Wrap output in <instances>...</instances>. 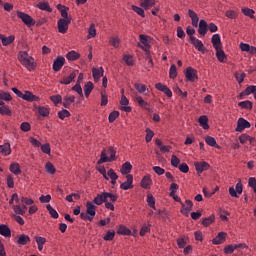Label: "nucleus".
<instances>
[{
  "mask_svg": "<svg viewBox=\"0 0 256 256\" xmlns=\"http://www.w3.org/2000/svg\"><path fill=\"white\" fill-rule=\"evenodd\" d=\"M186 207L185 204H183V202L181 203L182 205V209L180 210V213H182V215H186V217L189 216V212L192 211L193 209V202L191 200H186Z\"/></svg>",
  "mask_w": 256,
  "mask_h": 256,
  "instance_id": "12",
  "label": "nucleus"
},
{
  "mask_svg": "<svg viewBox=\"0 0 256 256\" xmlns=\"http://www.w3.org/2000/svg\"><path fill=\"white\" fill-rule=\"evenodd\" d=\"M21 99L29 102L39 101V97H37L36 95H33V93H31L30 91H26L25 94H22Z\"/></svg>",
  "mask_w": 256,
  "mask_h": 256,
  "instance_id": "23",
  "label": "nucleus"
},
{
  "mask_svg": "<svg viewBox=\"0 0 256 256\" xmlns=\"http://www.w3.org/2000/svg\"><path fill=\"white\" fill-rule=\"evenodd\" d=\"M0 153L11 155V144L5 143L4 145H0Z\"/></svg>",
  "mask_w": 256,
  "mask_h": 256,
  "instance_id": "38",
  "label": "nucleus"
},
{
  "mask_svg": "<svg viewBox=\"0 0 256 256\" xmlns=\"http://www.w3.org/2000/svg\"><path fill=\"white\" fill-rule=\"evenodd\" d=\"M205 141H206L207 145H209L210 147H215V145H217V140H215V138H213L211 136H207L205 138Z\"/></svg>",
  "mask_w": 256,
  "mask_h": 256,
  "instance_id": "59",
  "label": "nucleus"
},
{
  "mask_svg": "<svg viewBox=\"0 0 256 256\" xmlns=\"http://www.w3.org/2000/svg\"><path fill=\"white\" fill-rule=\"evenodd\" d=\"M155 5V0H144L141 2V7L144 9H149V7H153Z\"/></svg>",
  "mask_w": 256,
  "mask_h": 256,
  "instance_id": "52",
  "label": "nucleus"
},
{
  "mask_svg": "<svg viewBox=\"0 0 256 256\" xmlns=\"http://www.w3.org/2000/svg\"><path fill=\"white\" fill-rule=\"evenodd\" d=\"M190 43L197 49V51H200L201 53H205V45L203 42L195 36H190Z\"/></svg>",
  "mask_w": 256,
  "mask_h": 256,
  "instance_id": "8",
  "label": "nucleus"
},
{
  "mask_svg": "<svg viewBox=\"0 0 256 256\" xmlns=\"http://www.w3.org/2000/svg\"><path fill=\"white\" fill-rule=\"evenodd\" d=\"M147 203H148L149 207H151L154 210L156 209L155 208V198L153 197V195L148 194V196H147Z\"/></svg>",
  "mask_w": 256,
  "mask_h": 256,
  "instance_id": "58",
  "label": "nucleus"
},
{
  "mask_svg": "<svg viewBox=\"0 0 256 256\" xmlns=\"http://www.w3.org/2000/svg\"><path fill=\"white\" fill-rule=\"evenodd\" d=\"M136 101L142 107V109H145L146 111H149V103H147L141 96H136Z\"/></svg>",
  "mask_w": 256,
  "mask_h": 256,
  "instance_id": "40",
  "label": "nucleus"
},
{
  "mask_svg": "<svg viewBox=\"0 0 256 256\" xmlns=\"http://www.w3.org/2000/svg\"><path fill=\"white\" fill-rule=\"evenodd\" d=\"M248 185L253 189L254 193H256V179L255 177H250L248 180Z\"/></svg>",
  "mask_w": 256,
  "mask_h": 256,
  "instance_id": "63",
  "label": "nucleus"
},
{
  "mask_svg": "<svg viewBox=\"0 0 256 256\" xmlns=\"http://www.w3.org/2000/svg\"><path fill=\"white\" fill-rule=\"evenodd\" d=\"M136 91H138V93H145L147 91V86H145V84H139V83H136L134 85Z\"/></svg>",
  "mask_w": 256,
  "mask_h": 256,
  "instance_id": "54",
  "label": "nucleus"
},
{
  "mask_svg": "<svg viewBox=\"0 0 256 256\" xmlns=\"http://www.w3.org/2000/svg\"><path fill=\"white\" fill-rule=\"evenodd\" d=\"M119 117V111H113L108 116L109 123H114L115 120Z\"/></svg>",
  "mask_w": 256,
  "mask_h": 256,
  "instance_id": "56",
  "label": "nucleus"
},
{
  "mask_svg": "<svg viewBox=\"0 0 256 256\" xmlns=\"http://www.w3.org/2000/svg\"><path fill=\"white\" fill-rule=\"evenodd\" d=\"M75 77H77V73L75 71L71 72L68 77H64L60 83L61 85H71L73 81H75Z\"/></svg>",
  "mask_w": 256,
  "mask_h": 256,
  "instance_id": "17",
  "label": "nucleus"
},
{
  "mask_svg": "<svg viewBox=\"0 0 256 256\" xmlns=\"http://www.w3.org/2000/svg\"><path fill=\"white\" fill-rule=\"evenodd\" d=\"M63 65H65V58L62 56H58L54 62H53V66L52 69L53 71H61V69L63 68Z\"/></svg>",
  "mask_w": 256,
  "mask_h": 256,
  "instance_id": "10",
  "label": "nucleus"
},
{
  "mask_svg": "<svg viewBox=\"0 0 256 256\" xmlns=\"http://www.w3.org/2000/svg\"><path fill=\"white\" fill-rule=\"evenodd\" d=\"M153 137H155V132H153L152 130H150L149 128L146 129V143H151V141L153 140Z\"/></svg>",
  "mask_w": 256,
  "mask_h": 256,
  "instance_id": "49",
  "label": "nucleus"
},
{
  "mask_svg": "<svg viewBox=\"0 0 256 256\" xmlns=\"http://www.w3.org/2000/svg\"><path fill=\"white\" fill-rule=\"evenodd\" d=\"M71 113L68 110L63 109L62 111L58 112L59 119H65L66 117H70Z\"/></svg>",
  "mask_w": 256,
  "mask_h": 256,
  "instance_id": "61",
  "label": "nucleus"
},
{
  "mask_svg": "<svg viewBox=\"0 0 256 256\" xmlns=\"http://www.w3.org/2000/svg\"><path fill=\"white\" fill-rule=\"evenodd\" d=\"M207 31H209L207 21L200 20L198 28L199 35H201V37H205V35H207Z\"/></svg>",
  "mask_w": 256,
  "mask_h": 256,
  "instance_id": "14",
  "label": "nucleus"
},
{
  "mask_svg": "<svg viewBox=\"0 0 256 256\" xmlns=\"http://www.w3.org/2000/svg\"><path fill=\"white\" fill-rule=\"evenodd\" d=\"M115 239V231H108L104 236V241H113Z\"/></svg>",
  "mask_w": 256,
  "mask_h": 256,
  "instance_id": "62",
  "label": "nucleus"
},
{
  "mask_svg": "<svg viewBox=\"0 0 256 256\" xmlns=\"http://www.w3.org/2000/svg\"><path fill=\"white\" fill-rule=\"evenodd\" d=\"M96 210H97V206H95L93 202L86 203V213L89 216L88 221H93V219L95 218V215L97 214Z\"/></svg>",
  "mask_w": 256,
  "mask_h": 256,
  "instance_id": "5",
  "label": "nucleus"
},
{
  "mask_svg": "<svg viewBox=\"0 0 256 256\" xmlns=\"http://www.w3.org/2000/svg\"><path fill=\"white\" fill-rule=\"evenodd\" d=\"M123 61L124 63H126V65H128V67H133L134 65V61H133V56L126 54L123 56Z\"/></svg>",
  "mask_w": 256,
  "mask_h": 256,
  "instance_id": "44",
  "label": "nucleus"
},
{
  "mask_svg": "<svg viewBox=\"0 0 256 256\" xmlns=\"http://www.w3.org/2000/svg\"><path fill=\"white\" fill-rule=\"evenodd\" d=\"M69 23H71V18L59 19L58 20V31L59 33L65 34L69 29Z\"/></svg>",
  "mask_w": 256,
  "mask_h": 256,
  "instance_id": "7",
  "label": "nucleus"
},
{
  "mask_svg": "<svg viewBox=\"0 0 256 256\" xmlns=\"http://www.w3.org/2000/svg\"><path fill=\"white\" fill-rule=\"evenodd\" d=\"M244 93H246V95H251V93H253L255 95V93H256V86H248L244 90Z\"/></svg>",
  "mask_w": 256,
  "mask_h": 256,
  "instance_id": "64",
  "label": "nucleus"
},
{
  "mask_svg": "<svg viewBox=\"0 0 256 256\" xmlns=\"http://www.w3.org/2000/svg\"><path fill=\"white\" fill-rule=\"evenodd\" d=\"M0 115H8L11 116V111L9 109V107L5 106V102L0 100Z\"/></svg>",
  "mask_w": 256,
  "mask_h": 256,
  "instance_id": "37",
  "label": "nucleus"
},
{
  "mask_svg": "<svg viewBox=\"0 0 256 256\" xmlns=\"http://www.w3.org/2000/svg\"><path fill=\"white\" fill-rule=\"evenodd\" d=\"M188 16L190 17V19L192 21L193 27H199V16L196 14V12L193 11L192 9H189Z\"/></svg>",
  "mask_w": 256,
  "mask_h": 256,
  "instance_id": "18",
  "label": "nucleus"
},
{
  "mask_svg": "<svg viewBox=\"0 0 256 256\" xmlns=\"http://www.w3.org/2000/svg\"><path fill=\"white\" fill-rule=\"evenodd\" d=\"M17 17L18 19H21L23 24L27 25V27H33V25H35L33 17L29 16V14H26L25 12L17 11Z\"/></svg>",
  "mask_w": 256,
  "mask_h": 256,
  "instance_id": "3",
  "label": "nucleus"
},
{
  "mask_svg": "<svg viewBox=\"0 0 256 256\" xmlns=\"http://www.w3.org/2000/svg\"><path fill=\"white\" fill-rule=\"evenodd\" d=\"M97 35V30L95 29V24H91L88 30V39H91Z\"/></svg>",
  "mask_w": 256,
  "mask_h": 256,
  "instance_id": "55",
  "label": "nucleus"
},
{
  "mask_svg": "<svg viewBox=\"0 0 256 256\" xmlns=\"http://www.w3.org/2000/svg\"><path fill=\"white\" fill-rule=\"evenodd\" d=\"M117 152L115 151V149H113V147H110L107 150H103L101 152V157L98 160V165H101L103 163H111V161H115V154Z\"/></svg>",
  "mask_w": 256,
  "mask_h": 256,
  "instance_id": "2",
  "label": "nucleus"
},
{
  "mask_svg": "<svg viewBox=\"0 0 256 256\" xmlns=\"http://www.w3.org/2000/svg\"><path fill=\"white\" fill-rule=\"evenodd\" d=\"M38 113L42 117H48L49 116V108L44 107V106H39L38 107Z\"/></svg>",
  "mask_w": 256,
  "mask_h": 256,
  "instance_id": "48",
  "label": "nucleus"
},
{
  "mask_svg": "<svg viewBox=\"0 0 256 256\" xmlns=\"http://www.w3.org/2000/svg\"><path fill=\"white\" fill-rule=\"evenodd\" d=\"M215 221V216H209L207 218H203L202 219V225L204 227H209V225H211L213 222Z\"/></svg>",
  "mask_w": 256,
  "mask_h": 256,
  "instance_id": "45",
  "label": "nucleus"
},
{
  "mask_svg": "<svg viewBox=\"0 0 256 256\" xmlns=\"http://www.w3.org/2000/svg\"><path fill=\"white\" fill-rule=\"evenodd\" d=\"M17 244L18 245H27L28 243L31 242V238L25 234H21L17 236Z\"/></svg>",
  "mask_w": 256,
  "mask_h": 256,
  "instance_id": "26",
  "label": "nucleus"
},
{
  "mask_svg": "<svg viewBox=\"0 0 256 256\" xmlns=\"http://www.w3.org/2000/svg\"><path fill=\"white\" fill-rule=\"evenodd\" d=\"M80 55L76 51H70L67 53L66 58L68 61H77L79 59Z\"/></svg>",
  "mask_w": 256,
  "mask_h": 256,
  "instance_id": "42",
  "label": "nucleus"
},
{
  "mask_svg": "<svg viewBox=\"0 0 256 256\" xmlns=\"http://www.w3.org/2000/svg\"><path fill=\"white\" fill-rule=\"evenodd\" d=\"M10 172L13 173L14 175H20V173H21V166H19V163L13 162L10 165Z\"/></svg>",
  "mask_w": 256,
  "mask_h": 256,
  "instance_id": "34",
  "label": "nucleus"
},
{
  "mask_svg": "<svg viewBox=\"0 0 256 256\" xmlns=\"http://www.w3.org/2000/svg\"><path fill=\"white\" fill-rule=\"evenodd\" d=\"M57 9L61 12V17H63L61 19H71V17H69V13H67V8H65L63 5L58 4Z\"/></svg>",
  "mask_w": 256,
  "mask_h": 256,
  "instance_id": "36",
  "label": "nucleus"
},
{
  "mask_svg": "<svg viewBox=\"0 0 256 256\" xmlns=\"http://www.w3.org/2000/svg\"><path fill=\"white\" fill-rule=\"evenodd\" d=\"M151 183H153V180H151V176L146 175L142 178L141 187H143V189H149Z\"/></svg>",
  "mask_w": 256,
  "mask_h": 256,
  "instance_id": "31",
  "label": "nucleus"
},
{
  "mask_svg": "<svg viewBox=\"0 0 256 256\" xmlns=\"http://www.w3.org/2000/svg\"><path fill=\"white\" fill-rule=\"evenodd\" d=\"M127 181L123 182L120 185V189H123V191H129V189H133V175L128 174L126 176Z\"/></svg>",
  "mask_w": 256,
  "mask_h": 256,
  "instance_id": "11",
  "label": "nucleus"
},
{
  "mask_svg": "<svg viewBox=\"0 0 256 256\" xmlns=\"http://www.w3.org/2000/svg\"><path fill=\"white\" fill-rule=\"evenodd\" d=\"M120 104L122 105V110L126 113H131V107L127 106L129 105V99L123 94L120 100Z\"/></svg>",
  "mask_w": 256,
  "mask_h": 256,
  "instance_id": "22",
  "label": "nucleus"
},
{
  "mask_svg": "<svg viewBox=\"0 0 256 256\" xmlns=\"http://www.w3.org/2000/svg\"><path fill=\"white\" fill-rule=\"evenodd\" d=\"M72 91H75L80 95V97H83V88H81V83H76V85L72 87Z\"/></svg>",
  "mask_w": 256,
  "mask_h": 256,
  "instance_id": "57",
  "label": "nucleus"
},
{
  "mask_svg": "<svg viewBox=\"0 0 256 256\" xmlns=\"http://www.w3.org/2000/svg\"><path fill=\"white\" fill-rule=\"evenodd\" d=\"M194 167L197 171V173H203V171H207L209 169V163L203 161V162H195Z\"/></svg>",
  "mask_w": 256,
  "mask_h": 256,
  "instance_id": "15",
  "label": "nucleus"
},
{
  "mask_svg": "<svg viewBox=\"0 0 256 256\" xmlns=\"http://www.w3.org/2000/svg\"><path fill=\"white\" fill-rule=\"evenodd\" d=\"M185 77H186L187 81H189L190 83H195V81H197V79H199L197 70L193 67H188L186 69Z\"/></svg>",
  "mask_w": 256,
  "mask_h": 256,
  "instance_id": "4",
  "label": "nucleus"
},
{
  "mask_svg": "<svg viewBox=\"0 0 256 256\" xmlns=\"http://www.w3.org/2000/svg\"><path fill=\"white\" fill-rule=\"evenodd\" d=\"M46 209L53 219H59V213H57V210H55L51 204H48Z\"/></svg>",
  "mask_w": 256,
  "mask_h": 256,
  "instance_id": "41",
  "label": "nucleus"
},
{
  "mask_svg": "<svg viewBox=\"0 0 256 256\" xmlns=\"http://www.w3.org/2000/svg\"><path fill=\"white\" fill-rule=\"evenodd\" d=\"M37 7L40 8L42 11H48V13H51V11H53V9L49 7V3L47 2H40L38 3Z\"/></svg>",
  "mask_w": 256,
  "mask_h": 256,
  "instance_id": "46",
  "label": "nucleus"
},
{
  "mask_svg": "<svg viewBox=\"0 0 256 256\" xmlns=\"http://www.w3.org/2000/svg\"><path fill=\"white\" fill-rule=\"evenodd\" d=\"M242 13L246 15V17H250V19H255V10L251 8H242Z\"/></svg>",
  "mask_w": 256,
  "mask_h": 256,
  "instance_id": "43",
  "label": "nucleus"
},
{
  "mask_svg": "<svg viewBox=\"0 0 256 256\" xmlns=\"http://www.w3.org/2000/svg\"><path fill=\"white\" fill-rule=\"evenodd\" d=\"M198 122L200 123L202 129H209V118H207V116H200Z\"/></svg>",
  "mask_w": 256,
  "mask_h": 256,
  "instance_id": "32",
  "label": "nucleus"
},
{
  "mask_svg": "<svg viewBox=\"0 0 256 256\" xmlns=\"http://www.w3.org/2000/svg\"><path fill=\"white\" fill-rule=\"evenodd\" d=\"M18 61L27 69V71H35L37 68V64L35 63V58L33 56H29L28 51H20L18 53Z\"/></svg>",
  "mask_w": 256,
  "mask_h": 256,
  "instance_id": "1",
  "label": "nucleus"
},
{
  "mask_svg": "<svg viewBox=\"0 0 256 256\" xmlns=\"http://www.w3.org/2000/svg\"><path fill=\"white\" fill-rule=\"evenodd\" d=\"M103 73H105V71L103 70V67L92 68V75H93L94 81H99L103 77Z\"/></svg>",
  "mask_w": 256,
  "mask_h": 256,
  "instance_id": "19",
  "label": "nucleus"
},
{
  "mask_svg": "<svg viewBox=\"0 0 256 256\" xmlns=\"http://www.w3.org/2000/svg\"><path fill=\"white\" fill-rule=\"evenodd\" d=\"M216 50V57L220 63H225L227 61V55H225V51H223V48H215Z\"/></svg>",
  "mask_w": 256,
  "mask_h": 256,
  "instance_id": "20",
  "label": "nucleus"
},
{
  "mask_svg": "<svg viewBox=\"0 0 256 256\" xmlns=\"http://www.w3.org/2000/svg\"><path fill=\"white\" fill-rule=\"evenodd\" d=\"M140 42L142 43L143 46H140L144 51H149V36L145 35V34H140Z\"/></svg>",
  "mask_w": 256,
  "mask_h": 256,
  "instance_id": "25",
  "label": "nucleus"
},
{
  "mask_svg": "<svg viewBox=\"0 0 256 256\" xmlns=\"http://www.w3.org/2000/svg\"><path fill=\"white\" fill-rule=\"evenodd\" d=\"M251 127V123L247 121L245 118H239L237 121V127L235 131L241 133L245 131V129H249Z\"/></svg>",
  "mask_w": 256,
  "mask_h": 256,
  "instance_id": "6",
  "label": "nucleus"
},
{
  "mask_svg": "<svg viewBox=\"0 0 256 256\" xmlns=\"http://www.w3.org/2000/svg\"><path fill=\"white\" fill-rule=\"evenodd\" d=\"M155 88L158 91H161L162 93H164L167 97L169 98L173 97V92L171 91V89H169V87H167V85L163 83H157L155 84Z\"/></svg>",
  "mask_w": 256,
  "mask_h": 256,
  "instance_id": "9",
  "label": "nucleus"
},
{
  "mask_svg": "<svg viewBox=\"0 0 256 256\" xmlns=\"http://www.w3.org/2000/svg\"><path fill=\"white\" fill-rule=\"evenodd\" d=\"M170 79H175L177 77V66L172 64L169 70Z\"/></svg>",
  "mask_w": 256,
  "mask_h": 256,
  "instance_id": "50",
  "label": "nucleus"
},
{
  "mask_svg": "<svg viewBox=\"0 0 256 256\" xmlns=\"http://www.w3.org/2000/svg\"><path fill=\"white\" fill-rule=\"evenodd\" d=\"M117 233H118L119 235H131V230H129V229H128L127 227H125V226H120V227L118 228Z\"/></svg>",
  "mask_w": 256,
  "mask_h": 256,
  "instance_id": "53",
  "label": "nucleus"
},
{
  "mask_svg": "<svg viewBox=\"0 0 256 256\" xmlns=\"http://www.w3.org/2000/svg\"><path fill=\"white\" fill-rule=\"evenodd\" d=\"M227 238V233L220 232L218 235L212 240L213 245H221L225 242Z\"/></svg>",
  "mask_w": 256,
  "mask_h": 256,
  "instance_id": "16",
  "label": "nucleus"
},
{
  "mask_svg": "<svg viewBox=\"0 0 256 256\" xmlns=\"http://www.w3.org/2000/svg\"><path fill=\"white\" fill-rule=\"evenodd\" d=\"M0 99L2 101H11L13 97H11V94L9 92L0 91Z\"/></svg>",
  "mask_w": 256,
  "mask_h": 256,
  "instance_id": "51",
  "label": "nucleus"
},
{
  "mask_svg": "<svg viewBox=\"0 0 256 256\" xmlns=\"http://www.w3.org/2000/svg\"><path fill=\"white\" fill-rule=\"evenodd\" d=\"M131 169H133V166L131 165V163L125 162L122 165L120 172L122 173V175H129V173L131 172Z\"/></svg>",
  "mask_w": 256,
  "mask_h": 256,
  "instance_id": "33",
  "label": "nucleus"
},
{
  "mask_svg": "<svg viewBox=\"0 0 256 256\" xmlns=\"http://www.w3.org/2000/svg\"><path fill=\"white\" fill-rule=\"evenodd\" d=\"M72 103H75V96H65L63 98L62 105L66 109H69V107H71Z\"/></svg>",
  "mask_w": 256,
  "mask_h": 256,
  "instance_id": "27",
  "label": "nucleus"
},
{
  "mask_svg": "<svg viewBox=\"0 0 256 256\" xmlns=\"http://www.w3.org/2000/svg\"><path fill=\"white\" fill-rule=\"evenodd\" d=\"M238 106L241 107V109H247L248 111H251L253 109V102L249 100H245L238 103Z\"/></svg>",
  "mask_w": 256,
  "mask_h": 256,
  "instance_id": "35",
  "label": "nucleus"
},
{
  "mask_svg": "<svg viewBox=\"0 0 256 256\" xmlns=\"http://www.w3.org/2000/svg\"><path fill=\"white\" fill-rule=\"evenodd\" d=\"M45 170H46V173H48L49 175H54V173L56 171L55 166H53V163H51V162L46 163Z\"/></svg>",
  "mask_w": 256,
  "mask_h": 256,
  "instance_id": "47",
  "label": "nucleus"
},
{
  "mask_svg": "<svg viewBox=\"0 0 256 256\" xmlns=\"http://www.w3.org/2000/svg\"><path fill=\"white\" fill-rule=\"evenodd\" d=\"M13 209L16 215H24L27 213V204H24L20 201L19 204L13 206Z\"/></svg>",
  "mask_w": 256,
  "mask_h": 256,
  "instance_id": "13",
  "label": "nucleus"
},
{
  "mask_svg": "<svg viewBox=\"0 0 256 256\" xmlns=\"http://www.w3.org/2000/svg\"><path fill=\"white\" fill-rule=\"evenodd\" d=\"M212 45L214 49H219L221 48V36L219 34H214L212 36Z\"/></svg>",
  "mask_w": 256,
  "mask_h": 256,
  "instance_id": "29",
  "label": "nucleus"
},
{
  "mask_svg": "<svg viewBox=\"0 0 256 256\" xmlns=\"http://www.w3.org/2000/svg\"><path fill=\"white\" fill-rule=\"evenodd\" d=\"M92 203H94L95 205H103V203H107L105 192L97 194Z\"/></svg>",
  "mask_w": 256,
  "mask_h": 256,
  "instance_id": "21",
  "label": "nucleus"
},
{
  "mask_svg": "<svg viewBox=\"0 0 256 256\" xmlns=\"http://www.w3.org/2000/svg\"><path fill=\"white\" fill-rule=\"evenodd\" d=\"M0 235L2 237H11V229L5 224L0 225Z\"/></svg>",
  "mask_w": 256,
  "mask_h": 256,
  "instance_id": "28",
  "label": "nucleus"
},
{
  "mask_svg": "<svg viewBox=\"0 0 256 256\" xmlns=\"http://www.w3.org/2000/svg\"><path fill=\"white\" fill-rule=\"evenodd\" d=\"M91 91H93V82L89 81L84 85L85 97H89V95H91Z\"/></svg>",
  "mask_w": 256,
  "mask_h": 256,
  "instance_id": "39",
  "label": "nucleus"
},
{
  "mask_svg": "<svg viewBox=\"0 0 256 256\" xmlns=\"http://www.w3.org/2000/svg\"><path fill=\"white\" fill-rule=\"evenodd\" d=\"M0 40L2 41V45L7 47V45H11L15 41V37L13 35L5 37L3 34H0Z\"/></svg>",
  "mask_w": 256,
  "mask_h": 256,
  "instance_id": "24",
  "label": "nucleus"
},
{
  "mask_svg": "<svg viewBox=\"0 0 256 256\" xmlns=\"http://www.w3.org/2000/svg\"><path fill=\"white\" fill-rule=\"evenodd\" d=\"M105 195H106V201H109L108 199H110L112 203H115V201H117V194L105 192Z\"/></svg>",
  "mask_w": 256,
  "mask_h": 256,
  "instance_id": "60",
  "label": "nucleus"
},
{
  "mask_svg": "<svg viewBox=\"0 0 256 256\" xmlns=\"http://www.w3.org/2000/svg\"><path fill=\"white\" fill-rule=\"evenodd\" d=\"M155 143H156L157 147H159V149L162 153H169V151H171V149H172L171 146L163 145V142H161L160 139H156Z\"/></svg>",
  "mask_w": 256,
  "mask_h": 256,
  "instance_id": "30",
  "label": "nucleus"
}]
</instances>
